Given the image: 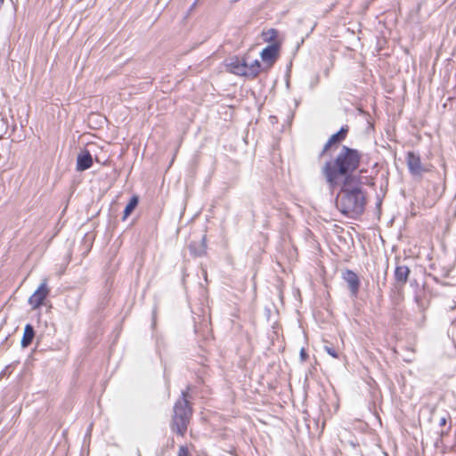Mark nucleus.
<instances>
[{
	"label": "nucleus",
	"instance_id": "obj_19",
	"mask_svg": "<svg viewBox=\"0 0 456 456\" xmlns=\"http://www.w3.org/2000/svg\"><path fill=\"white\" fill-rule=\"evenodd\" d=\"M447 423V416H443L440 419H439V426L440 427H444L445 426Z\"/></svg>",
	"mask_w": 456,
	"mask_h": 456
},
{
	"label": "nucleus",
	"instance_id": "obj_15",
	"mask_svg": "<svg viewBox=\"0 0 456 456\" xmlns=\"http://www.w3.org/2000/svg\"><path fill=\"white\" fill-rule=\"evenodd\" d=\"M138 205V198L134 196L130 199L124 210L123 219L127 218Z\"/></svg>",
	"mask_w": 456,
	"mask_h": 456
},
{
	"label": "nucleus",
	"instance_id": "obj_7",
	"mask_svg": "<svg viewBox=\"0 0 456 456\" xmlns=\"http://www.w3.org/2000/svg\"><path fill=\"white\" fill-rule=\"evenodd\" d=\"M342 278L347 284L351 297H357L360 289V280L358 275L351 270H346L342 273Z\"/></svg>",
	"mask_w": 456,
	"mask_h": 456
},
{
	"label": "nucleus",
	"instance_id": "obj_3",
	"mask_svg": "<svg viewBox=\"0 0 456 456\" xmlns=\"http://www.w3.org/2000/svg\"><path fill=\"white\" fill-rule=\"evenodd\" d=\"M189 396V392L183 391L181 398L174 405V414L170 426L172 431L181 436L185 435L192 415V408L188 401Z\"/></svg>",
	"mask_w": 456,
	"mask_h": 456
},
{
	"label": "nucleus",
	"instance_id": "obj_20",
	"mask_svg": "<svg viewBox=\"0 0 456 456\" xmlns=\"http://www.w3.org/2000/svg\"><path fill=\"white\" fill-rule=\"evenodd\" d=\"M239 0H231V3L233 4V3H236L238 2Z\"/></svg>",
	"mask_w": 456,
	"mask_h": 456
},
{
	"label": "nucleus",
	"instance_id": "obj_17",
	"mask_svg": "<svg viewBox=\"0 0 456 456\" xmlns=\"http://www.w3.org/2000/svg\"><path fill=\"white\" fill-rule=\"evenodd\" d=\"M178 456H190L188 448L186 446H180Z\"/></svg>",
	"mask_w": 456,
	"mask_h": 456
},
{
	"label": "nucleus",
	"instance_id": "obj_2",
	"mask_svg": "<svg viewBox=\"0 0 456 456\" xmlns=\"http://www.w3.org/2000/svg\"><path fill=\"white\" fill-rule=\"evenodd\" d=\"M366 200L360 187H349V182L344 181L336 199L338 209L344 215L354 217L362 214Z\"/></svg>",
	"mask_w": 456,
	"mask_h": 456
},
{
	"label": "nucleus",
	"instance_id": "obj_4",
	"mask_svg": "<svg viewBox=\"0 0 456 456\" xmlns=\"http://www.w3.org/2000/svg\"><path fill=\"white\" fill-rule=\"evenodd\" d=\"M261 37L269 45L262 50L260 56L262 61L271 67L278 59L281 50V42L277 39V30H263Z\"/></svg>",
	"mask_w": 456,
	"mask_h": 456
},
{
	"label": "nucleus",
	"instance_id": "obj_11",
	"mask_svg": "<svg viewBox=\"0 0 456 456\" xmlns=\"http://www.w3.org/2000/svg\"><path fill=\"white\" fill-rule=\"evenodd\" d=\"M189 250L194 256H203L207 252L206 237L204 236L200 241H192L189 245Z\"/></svg>",
	"mask_w": 456,
	"mask_h": 456
},
{
	"label": "nucleus",
	"instance_id": "obj_6",
	"mask_svg": "<svg viewBox=\"0 0 456 456\" xmlns=\"http://www.w3.org/2000/svg\"><path fill=\"white\" fill-rule=\"evenodd\" d=\"M50 290L47 287V281L45 279L39 285L37 289L31 295L28 299L29 305L35 309L41 306L48 296Z\"/></svg>",
	"mask_w": 456,
	"mask_h": 456
},
{
	"label": "nucleus",
	"instance_id": "obj_9",
	"mask_svg": "<svg viewBox=\"0 0 456 456\" xmlns=\"http://www.w3.org/2000/svg\"><path fill=\"white\" fill-rule=\"evenodd\" d=\"M226 68L232 74L247 77V62L244 59L232 57L227 61Z\"/></svg>",
	"mask_w": 456,
	"mask_h": 456
},
{
	"label": "nucleus",
	"instance_id": "obj_21",
	"mask_svg": "<svg viewBox=\"0 0 456 456\" xmlns=\"http://www.w3.org/2000/svg\"><path fill=\"white\" fill-rule=\"evenodd\" d=\"M4 0H0V7L2 6V4H4Z\"/></svg>",
	"mask_w": 456,
	"mask_h": 456
},
{
	"label": "nucleus",
	"instance_id": "obj_12",
	"mask_svg": "<svg viewBox=\"0 0 456 456\" xmlns=\"http://www.w3.org/2000/svg\"><path fill=\"white\" fill-rule=\"evenodd\" d=\"M410 273H411V271H410L409 267L406 265L396 266V268L395 270V279L396 282L399 285L403 286L408 281Z\"/></svg>",
	"mask_w": 456,
	"mask_h": 456
},
{
	"label": "nucleus",
	"instance_id": "obj_18",
	"mask_svg": "<svg viewBox=\"0 0 456 456\" xmlns=\"http://www.w3.org/2000/svg\"><path fill=\"white\" fill-rule=\"evenodd\" d=\"M308 358V354L304 348L300 350V359L302 362H305Z\"/></svg>",
	"mask_w": 456,
	"mask_h": 456
},
{
	"label": "nucleus",
	"instance_id": "obj_14",
	"mask_svg": "<svg viewBox=\"0 0 456 456\" xmlns=\"http://www.w3.org/2000/svg\"><path fill=\"white\" fill-rule=\"evenodd\" d=\"M261 71V63L256 60L250 65L247 64V77L255 78Z\"/></svg>",
	"mask_w": 456,
	"mask_h": 456
},
{
	"label": "nucleus",
	"instance_id": "obj_16",
	"mask_svg": "<svg viewBox=\"0 0 456 456\" xmlns=\"http://www.w3.org/2000/svg\"><path fill=\"white\" fill-rule=\"evenodd\" d=\"M324 350L333 358H338V352L335 349V347L331 345H325Z\"/></svg>",
	"mask_w": 456,
	"mask_h": 456
},
{
	"label": "nucleus",
	"instance_id": "obj_1",
	"mask_svg": "<svg viewBox=\"0 0 456 456\" xmlns=\"http://www.w3.org/2000/svg\"><path fill=\"white\" fill-rule=\"evenodd\" d=\"M362 154L355 149L343 145L333 160L327 161L322 168V175L331 189L339 178L349 182L351 175L359 167Z\"/></svg>",
	"mask_w": 456,
	"mask_h": 456
},
{
	"label": "nucleus",
	"instance_id": "obj_5",
	"mask_svg": "<svg viewBox=\"0 0 456 456\" xmlns=\"http://www.w3.org/2000/svg\"><path fill=\"white\" fill-rule=\"evenodd\" d=\"M406 165L410 174L416 178H422L423 174L428 171V168L422 164L420 156L413 151L407 153Z\"/></svg>",
	"mask_w": 456,
	"mask_h": 456
},
{
	"label": "nucleus",
	"instance_id": "obj_10",
	"mask_svg": "<svg viewBox=\"0 0 456 456\" xmlns=\"http://www.w3.org/2000/svg\"><path fill=\"white\" fill-rule=\"evenodd\" d=\"M93 165V158L91 153L86 150L78 154L77 159V171H85L90 168Z\"/></svg>",
	"mask_w": 456,
	"mask_h": 456
},
{
	"label": "nucleus",
	"instance_id": "obj_8",
	"mask_svg": "<svg viewBox=\"0 0 456 456\" xmlns=\"http://www.w3.org/2000/svg\"><path fill=\"white\" fill-rule=\"evenodd\" d=\"M348 126H343L338 132L332 134L327 142L324 144L322 151L319 154V158L323 157L326 152L336 143H339L342 141H344L348 133Z\"/></svg>",
	"mask_w": 456,
	"mask_h": 456
},
{
	"label": "nucleus",
	"instance_id": "obj_13",
	"mask_svg": "<svg viewBox=\"0 0 456 456\" xmlns=\"http://www.w3.org/2000/svg\"><path fill=\"white\" fill-rule=\"evenodd\" d=\"M34 337L35 330L33 326L31 324H27L21 339L22 347H28L32 343Z\"/></svg>",
	"mask_w": 456,
	"mask_h": 456
},
{
	"label": "nucleus",
	"instance_id": "obj_22",
	"mask_svg": "<svg viewBox=\"0 0 456 456\" xmlns=\"http://www.w3.org/2000/svg\"><path fill=\"white\" fill-rule=\"evenodd\" d=\"M196 4H197V1H195V2L193 3V4L191 5V8H193V7L196 5Z\"/></svg>",
	"mask_w": 456,
	"mask_h": 456
}]
</instances>
